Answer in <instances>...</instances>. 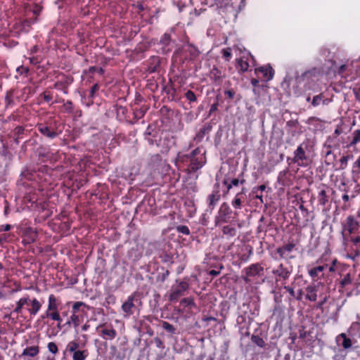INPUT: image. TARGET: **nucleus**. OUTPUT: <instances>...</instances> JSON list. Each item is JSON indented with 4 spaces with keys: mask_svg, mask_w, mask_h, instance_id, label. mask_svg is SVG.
<instances>
[{
    "mask_svg": "<svg viewBox=\"0 0 360 360\" xmlns=\"http://www.w3.org/2000/svg\"><path fill=\"white\" fill-rule=\"evenodd\" d=\"M10 229H11V226L9 224L2 225L1 227V229L4 230L5 231L10 230Z\"/></svg>",
    "mask_w": 360,
    "mask_h": 360,
    "instance_id": "31",
    "label": "nucleus"
},
{
    "mask_svg": "<svg viewBox=\"0 0 360 360\" xmlns=\"http://www.w3.org/2000/svg\"><path fill=\"white\" fill-rule=\"evenodd\" d=\"M102 334L108 339H113L116 336V331L112 328H105L102 330Z\"/></svg>",
    "mask_w": 360,
    "mask_h": 360,
    "instance_id": "13",
    "label": "nucleus"
},
{
    "mask_svg": "<svg viewBox=\"0 0 360 360\" xmlns=\"http://www.w3.org/2000/svg\"><path fill=\"white\" fill-rule=\"evenodd\" d=\"M359 142H360V129H356L352 134L350 145H355Z\"/></svg>",
    "mask_w": 360,
    "mask_h": 360,
    "instance_id": "15",
    "label": "nucleus"
},
{
    "mask_svg": "<svg viewBox=\"0 0 360 360\" xmlns=\"http://www.w3.org/2000/svg\"><path fill=\"white\" fill-rule=\"evenodd\" d=\"M222 53H223V56L226 58H229L231 57V50L229 49H224L222 51Z\"/></svg>",
    "mask_w": 360,
    "mask_h": 360,
    "instance_id": "28",
    "label": "nucleus"
},
{
    "mask_svg": "<svg viewBox=\"0 0 360 360\" xmlns=\"http://www.w3.org/2000/svg\"><path fill=\"white\" fill-rule=\"evenodd\" d=\"M71 323H72L75 328L77 327L80 323V319L76 313H73L71 315L70 320L67 322V324L68 325Z\"/></svg>",
    "mask_w": 360,
    "mask_h": 360,
    "instance_id": "14",
    "label": "nucleus"
},
{
    "mask_svg": "<svg viewBox=\"0 0 360 360\" xmlns=\"http://www.w3.org/2000/svg\"><path fill=\"white\" fill-rule=\"evenodd\" d=\"M266 188V186L264 185H261L259 187L256 188L255 193H257L258 191H263Z\"/></svg>",
    "mask_w": 360,
    "mask_h": 360,
    "instance_id": "32",
    "label": "nucleus"
},
{
    "mask_svg": "<svg viewBox=\"0 0 360 360\" xmlns=\"http://www.w3.org/2000/svg\"><path fill=\"white\" fill-rule=\"evenodd\" d=\"M83 305V303L81 302H77L73 305V313H76L77 310L79 309V308Z\"/></svg>",
    "mask_w": 360,
    "mask_h": 360,
    "instance_id": "27",
    "label": "nucleus"
},
{
    "mask_svg": "<svg viewBox=\"0 0 360 360\" xmlns=\"http://www.w3.org/2000/svg\"><path fill=\"white\" fill-rule=\"evenodd\" d=\"M256 198H258V199H259V200L261 201V202H263V199H262V195H258V194L257 193V195H256Z\"/></svg>",
    "mask_w": 360,
    "mask_h": 360,
    "instance_id": "36",
    "label": "nucleus"
},
{
    "mask_svg": "<svg viewBox=\"0 0 360 360\" xmlns=\"http://www.w3.org/2000/svg\"><path fill=\"white\" fill-rule=\"evenodd\" d=\"M88 328H89V326L85 324V325L83 326L82 330H86L88 329Z\"/></svg>",
    "mask_w": 360,
    "mask_h": 360,
    "instance_id": "38",
    "label": "nucleus"
},
{
    "mask_svg": "<svg viewBox=\"0 0 360 360\" xmlns=\"http://www.w3.org/2000/svg\"><path fill=\"white\" fill-rule=\"evenodd\" d=\"M178 296V295H175L174 293L171 294V299H174Z\"/></svg>",
    "mask_w": 360,
    "mask_h": 360,
    "instance_id": "39",
    "label": "nucleus"
},
{
    "mask_svg": "<svg viewBox=\"0 0 360 360\" xmlns=\"http://www.w3.org/2000/svg\"><path fill=\"white\" fill-rule=\"evenodd\" d=\"M357 216H358V217H359V218H360V210H359L358 211V212H357Z\"/></svg>",
    "mask_w": 360,
    "mask_h": 360,
    "instance_id": "42",
    "label": "nucleus"
},
{
    "mask_svg": "<svg viewBox=\"0 0 360 360\" xmlns=\"http://www.w3.org/2000/svg\"><path fill=\"white\" fill-rule=\"evenodd\" d=\"M308 290L309 293L307 294V297L309 298V300L311 301H315L316 300V294L313 292V290L311 288H309Z\"/></svg>",
    "mask_w": 360,
    "mask_h": 360,
    "instance_id": "24",
    "label": "nucleus"
},
{
    "mask_svg": "<svg viewBox=\"0 0 360 360\" xmlns=\"http://www.w3.org/2000/svg\"><path fill=\"white\" fill-rule=\"evenodd\" d=\"M96 89H97V86H96V85H95V86H94L93 90H94V91H95Z\"/></svg>",
    "mask_w": 360,
    "mask_h": 360,
    "instance_id": "43",
    "label": "nucleus"
},
{
    "mask_svg": "<svg viewBox=\"0 0 360 360\" xmlns=\"http://www.w3.org/2000/svg\"><path fill=\"white\" fill-rule=\"evenodd\" d=\"M213 275H217V272H216L215 271H211L210 272Z\"/></svg>",
    "mask_w": 360,
    "mask_h": 360,
    "instance_id": "40",
    "label": "nucleus"
},
{
    "mask_svg": "<svg viewBox=\"0 0 360 360\" xmlns=\"http://www.w3.org/2000/svg\"><path fill=\"white\" fill-rule=\"evenodd\" d=\"M228 94H229L230 97H232V94H231V93L230 91H229Z\"/></svg>",
    "mask_w": 360,
    "mask_h": 360,
    "instance_id": "44",
    "label": "nucleus"
},
{
    "mask_svg": "<svg viewBox=\"0 0 360 360\" xmlns=\"http://www.w3.org/2000/svg\"><path fill=\"white\" fill-rule=\"evenodd\" d=\"M39 349L37 346H31V347H26L23 350L22 355L34 357V356H36L39 354Z\"/></svg>",
    "mask_w": 360,
    "mask_h": 360,
    "instance_id": "9",
    "label": "nucleus"
},
{
    "mask_svg": "<svg viewBox=\"0 0 360 360\" xmlns=\"http://www.w3.org/2000/svg\"><path fill=\"white\" fill-rule=\"evenodd\" d=\"M47 360H54V359H53V358H52V359H48Z\"/></svg>",
    "mask_w": 360,
    "mask_h": 360,
    "instance_id": "46",
    "label": "nucleus"
},
{
    "mask_svg": "<svg viewBox=\"0 0 360 360\" xmlns=\"http://www.w3.org/2000/svg\"><path fill=\"white\" fill-rule=\"evenodd\" d=\"M46 316L50 317L52 320L58 322V327L62 321L61 317L58 311V304L56 297L53 295H51L49 297V303L47 310L46 311Z\"/></svg>",
    "mask_w": 360,
    "mask_h": 360,
    "instance_id": "5",
    "label": "nucleus"
},
{
    "mask_svg": "<svg viewBox=\"0 0 360 360\" xmlns=\"http://www.w3.org/2000/svg\"><path fill=\"white\" fill-rule=\"evenodd\" d=\"M343 161H345V158L344 157L341 159V162H343Z\"/></svg>",
    "mask_w": 360,
    "mask_h": 360,
    "instance_id": "45",
    "label": "nucleus"
},
{
    "mask_svg": "<svg viewBox=\"0 0 360 360\" xmlns=\"http://www.w3.org/2000/svg\"><path fill=\"white\" fill-rule=\"evenodd\" d=\"M294 160L295 162H297L300 165H307L308 162L302 146H299L295 150Z\"/></svg>",
    "mask_w": 360,
    "mask_h": 360,
    "instance_id": "7",
    "label": "nucleus"
},
{
    "mask_svg": "<svg viewBox=\"0 0 360 360\" xmlns=\"http://www.w3.org/2000/svg\"><path fill=\"white\" fill-rule=\"evenodd\" d=\"M26 306L27 310L31 314L35 315L41 309V304L37 299H30L29 297H22L17 303V307L14 311L20 313L23 307Z\"/></svg>",
    "mask_w": 360,
    "mask_h": 360,
    "instance_id": "3",
    "label": "nucleus"
},
{
    "mask_svg": "<svg viewBox=\"0 0 360 360\" xmlns=\"http://www.w3.org/2000/svg\"><path fill=\"white\" fill-rule=\"evenodd\" d=\"M39 130L44 135L49 137H53L56 135L54 132H51L50 129L47 127H41Z\"/></svg>",
    "mask_w": 360,
    "mask_h": 360,
    "instance_id": "16",
    "label": "nucleus"
},
{
    "mask_svg": "<svg viewBox=\"0 0 360 360\" xmlns=\"http://www.w3.org/2000/svg\"><path fill=\"white\" fill-rule=\"evenodd\" d=\"M79 347V342L76 340H72V341H70L68 345H67V347L65 348V351L66 352H70V353H73L78 349Z\"/></svg>",
    "mask_w": 360,
    "mask_h": 360,
    "instance_id": "11",
    "label": "nucleus"
},
{
    "mask_svg": "<svg viewBox=\"0 0 360 360\" xmlns=\"http://www.w3.org/2000/svg\"><path fill=\"white\" fill-rule=\"evenodd\" d=\"M215 109H216V106H215V105H212V106L211 110H215Z\"/></svg>",
    "mask_w": 360,
    "mask_h": 360,
    "instance_id": "41",
    "label": "nucleus"
},
{
    "mask_svg": "<svg viewBox=\"0 0 360 360\" xmlns=\"http://www.w3.org/2000/svg\"><path fill=\"white\" fill-rule=\"evenodd\" d=\"M323 269V267L321 266L315 267L311 270H309V273L311 277H316L319 275L320 272H321Z\"/></svg>",
    "mask_w": 360,
    "mask_h": 360,
    "instance_id": "17",
    "label": "nucleus"
},
{
    "mask_svg": "<svg viewBox=\"0 0 360 360\" xmlns=\"http://www.w3.org/2000/svg\"><path fill=\"white\" fill-rule=\"evenodd\" d=\"M251 82L253 86H256L258 84L259 81L257 79H252Z\"/></svg>",
    "mask_w": 360,
    "mask_h": 360,
    "instance_id": "33",
    "label": "nucleus"
},
{
    "mask_svg": "<svg viewBox=\"0 0 360 360\" xmlns=\"http://www.w3.org/2000/svg\"><path fill=\"white\" fill-rule=\"evenodd\" d=\"M355 164L356 165V166H357L358 167H360V156L357 158V160H356V161Z\"/></svg>",
    "mask_w": 360,
    "mask_h": 360,
    "instance_id": "34",
    "label": "nucleus"
},
{
    "mask_svg": "<svg viewBox=\"0 0 360 360\" xmlns=\"http://www.w3.org/2000/svg\"><path fill=\"white\" fill-rule=\"evenodd\" d=\"M48 349L53 354H56L58 351V347L54 342H49L48 344Z\"/></svg>",
    "mask_w": 360,
    "mask_h": 360,
    "instance_id": "20",
    "label": "nucleus"
},
{
    "mask_svg": "<svg viewBox=\"0 0 360 360\" xmlns=\"http://www.w3.org/2000/svg\"><path fill=\"white\" fill-rule=\"evenodd\" d=\"M342 199L345 200V201H347L349 200V195H344L342 196Z\"/></svg>",
    "mask_w": 360,
    "mask_h": 360,
    "instance_id": "37",
    "label": "nucleus"
},
{
    "mask_svg": "<svg viewBox=\"0 0 360 360\" xmlns=\"http://www.w3.org/2000/svg\"><path fill=\"white\" fill-rule=\"evenodd\" d=\"M186 95H187V98H188L189 100H191V101H193V100H195V95H194V94H193V93H192L191 91H188V92L187 93V94H186Z\"/></svg>",
    "mask_w": 360,
    "mask_h": 360,
    "instance_id": "30",
    "label": "nucleus"
},
{
    "mask_svg": "<svg viewBox=\"0 0 360 360\" xmlns=\"http://www.w3.org/2000/svg\"><path fill=\"white\" fill-rule=\"evenodd\" d=\"M359 229V224L357 221L352 217L349 216L347 218L346 221L342 224V236L343 241L354 236L355 232Z\"/></svg>",
    "mask_w": 360,
    "mask_h": 360,
    "instance_id": "4",
    "label": "nucleus"
},
{
    "mask_svg": "<svg viewBox=\"0 0 360 360\" xmlns=\"http://www.w3.org/2000/svg\"><path fill=\"white\" fill-rule=\"evenodd\" d=\"M351 278L349 274H347L345 278L340 282V285L341 287H345L348 284L351 283Z\"/></svg>",
    "mask_w": 360,
    "mask_h": 360,
    "instance_id": "19",
    "label": "nucleus"
},
{
    "mask_svg": "<svg viewBox=\"0 0 360 360\" xmlns=\"http://www.w3.org/2000/svg\"><path fill=\"white\" fill-rule=\"evenodd\" d=\"M255 73L259 79L264 81L271 80L274 76V70L269 65L255 69Z\"/></svg>",
    "mask_w": 360,
    "mask_h": 360,
    "instance_id": "6",
    "label": "nucleus"
},
{
    "mask_svg": "<svg viewBox=\"0 0 360 360\" xmlns=\"http://www.w3.org/2000/svg\"><path fill=\"white\" fill-rule=\"evenodd\" d=\"M339 85H345L347 82H352L360 76V62L353 60L347 61L346 63L339 66Z\"/></svg>",
    "mask_w": 360,
    "mask_h": 360,
    "instance_id": "1",
    "label": "nucleus"
},
{
    "mask_svg": "<svg viewBox=\"0 0 360 360\" xmlns=\"http://www.w3.org/2000/svg\"><path fill=\"white\" fill-rule=\"evenodd\" d=\"M353 93L356 100L360 101V86H355L353 88Z\"/></svg>",
    "mask_w": 360,
    "mask_h": 360,
    "instance_id": "23",
    "label": "nucleus"
},
{
    "mask_svg": "<svg viewBox=\"0 0 360 360\" xmlns=\"http://www.w3.org/2000/svg\"><path fill=\"white\" fill-rule=\"evenodd\" d=\"M134 307V304L133 303L132 298H129L127 301L125 302L122 306V310L124 311V312L125 313V316H127L131 315L133 313L132 309Z\"/></svg>",
    "mask_w": 360,
    "mask_h": 360,
    "instance_id": "8",
    "label": "nucleus"
},
{
    "mask_svg": "<svg viewBox=\"0 0 360 360\" xmlns=\"http://www.w3.org/2000/svg\"><path fill=\"white\" fill-rule=\"evenodd\" d=\"M238 65L242 71H246L248 69L249 65L246 61L243 60L242 59L238 60Z\"/></svg>",
    "mask_w": 360,
    "mask_h": 360,
    "instance_id": "21",
    "label": "nucleus"
},
{
    "mask_svg": "<svg viewBox=\"0 0 360 360\" xmlns=\"http://www.w3.org/2000/svg\"><path fill=\"white\" fill-rule=\"evenodd\" d=\"M343 246L347 252L344 255L346 258L354 259L360 256V236L348 238L343 241Z\"/></svg>",
    "mask_w": 360,
    "mask_h": 360,
    "instance_id": "2",
    "label": "nucleus"
},
{
    "mask_svg": "<svg viewBox=\"0 0 360 360\" xmlns=\"http://www.w3.org/2000/svg\"><path fill=\"white\" fill-rule=\"evenodd\" d=\"M162 326L167 331H169L171 333H174V328L173 327V326H172L171 324H169L167 322H163Z\"/></svg>",
    "mask_w": 360,
    "mask_h": 360,
    "instance_id": "22",
    "label": "nucleus"
},
{
    "mask_svg": "<svg viewBox=\"0 0 360 360\" xmlns=\"http://www.w3.org/2000/svg\"><path fill=\"white\" fill-rule=\"evenodd\" d=\"M178 231L184 234L188 235L189 234V229L186 226H181L178 227Z\"/></svg>",
    "mask_w": 360,
    "mask_h": 360,
    "instance_id": "25",
    "label": "nucleus"
},
{
    "mask_svg": "<svg viewBox=\"0 0 360 360\" xmlns=\"http://www.w3.org/2000/svg\"><path fill=\"white\" fill-rule=\"evenodd\" d=\"M252 342L256 344L257 346L260 347H263L265 345L264 341L262 338L257 337V336H253L252 338Z\"/></svg>",
    "mask_w": 360,
    "mask_h": 360,
    "instance_id": "18",
    "label": "nucleus"
},
{
    "mask_svg": "<svg viewBox=\"0 0 360 360\" xmlns=\"http://www.w3.org/2000/svg\"><path fill=\"white\" fill-rule=\"evenodd\" d=\"M239 183L238 179H234L231 181V183L228 186V188L230 189L233 186H238Z\"/></svg>",
    "mask_w": 360,
    "mask_h": 360,
    "instance_id": "29",
    "label": "nucleus"
},
{
    "mask_svg": "<svg viewBox=\"0 0 360 360\" xmlns=\"http://www.w3.org/2000/svg\"><path fill=\"white\" fill-rule=\"evenodd\" d=\"M339 337L342 338V346L345 349H347L351 347L352 342L350 338H347L345 333H341L339 334Z\"/></svg>",
    "mask_w": 360,
    "mask_h": 360,
    "instance_id": "12",
    "label": "nucleus"
},
{
    "mask_svg": "<svg viewBox=\"0 0 360 360\" xmlns=\"http://www.w3.org/2000/svg\"><path fill=\"white\" fill-rule=\"evenodd\" d=\"M240 204H241L240 199L238 198V195H236V198H235V199H234V200L233 201V205L236 208H238V207H240Z\"/></svg>",
    "mask_w": 360,
    "mask_h": 360,
    "instance_id": "26",
    "label": "nucleus"
},
{
    "mask_svg": "<svg viewBox=\"0 0 360 360\" xmlns=\"http://www.w3.org/2000/svg\"><path fill=\"white\" fill-rule=\"evenodd\" d=\"M88 356L87 350H77L72 353L73 360H85Z\"/></svg>",
    "mask_w": 360,
    "mask_h": 360,
    "instance_id": "10",
    "label": "nucleus"
},
{
    "mask_svg": "<svg viewBox=\"0 0 360 360\" xmlns=\"http://www.w3.org/2000/svg\"><path fill=\"white\" fill-rule=\"evenodd\" d=\"M202 166V164H198V165L193 166V169H198L200 168Z\"/></svg>",
    "mask_w": 360,
    "mask_h": 360,
    "instance_id": "35",
    "label": "nucleus"
}]
</instances>
